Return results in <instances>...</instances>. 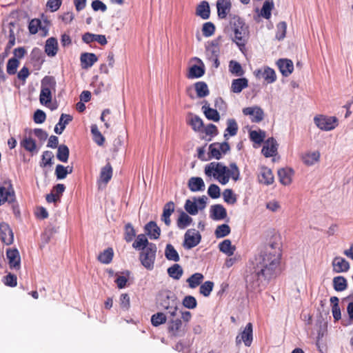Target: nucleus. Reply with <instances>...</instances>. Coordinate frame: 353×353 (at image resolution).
<instances>
[{"instance_id": "nucleus-1", "label": "nucleus", "mask_w": 353, "mask_h": 353, "mask_svg": "<svg viewBox=\"0 0 353 353\" xmlns=\"http://www.w3.org/2000/svg\"><path fill=\"white\" fill-rule=\"evenodd\" d=\"M281 258L279 237L274 235L255 258L254 271L249 279L250 283L258 287L269 285L281 272Z\"/></svg>"}, {"instance_id": "nucleus-2", "label": "nucleus", "mask_w": 353, "mask_h": 353, "mask_svg": "<svg viewBox=\"0 0 353 353\" xmlns=\"http://www.w3.org/2000/svg\"><path fill=\"white\" fill-rule=\"evenodd\" d=\"M204 172L208 177H213L222 185L227 184L230 178L234 181L240 178V172L235 163H230L228 168L222 163L213 161L205 166Z\"/></svg>"}, {"instance_id": "nucleus-3", "label": "nucleus", "mask_w": 353, "mask_h": 353, "mask_svg": "<svg viewBox=\"0 0 353 353\" xmlns=\"http://www.w3.org/2000/svg\"><path fill=\"white\" fill-rule=\"evenodd\" d=\"M157 303L163 309L168 310L170 316L176 315L178 301L174 293L169 290L161 291L157 296Z\"/></svg>"}, {"instance_id": "nucleus-4", "label": "nucleus", "mask_w": 353, "mask_h": 353, "mask_svg": "<svg viewBox=\"0 0 353 353\" xmlns=\"http://www.w3.org/2000/svg\"><path fill=\"white\" fill-rule=\"evenodd\" d=\"M234 33V41L238 46H244L248 39V30L242 19L234 17L230 21Z\"/></svg>"}, {"instance_id": "nucleus-5", "label": "nucleus", "mask_w": 353, "mask_h": 353, "mask_svg": "<svg viewBox=\"0 0 353 353\" xmlns=\"http://www.w3.org/2000/svg\"><path fill=\"white\" fill-rule=\"evenodd\" d=\"M56 81L52 77L46 76L41 81V89L39 96L40 103L47 105L52 101V90H55Z\"/></svg>"}, {"instance_id": "nucleus-6", "label": "nucleus", "mask_w": 353, "mask_h": 353, "mask_svg": "<svg viewBox=\"0 0 353 353\" xmlns=\"http://www.w3.org/2000/svg\"><path fill=\"white\" fill-rule=\"evenodd\" d=\"M157 246L154 243H150L142 250L140 259L142 265L148 269H152L156 258Z\"/></svg>"}, {"instance_id": "nucleus-7", "label": "nucleus", "mask_w": 353, "mask_h": 353, "mask_svg": "<svg viewBox=\"0 0 353 353\" xmlns=\"http://www.w3.org/2000/svg\"><path fill=\"white\" fill-rule=\"evenodd\" d=\"M314 121L319 129L325 131L332 130L338 125V120L335 117L319 115L314 118Z\"/></svg>"}, {"instance_id": "nucleus-8", "label": "nucleus", "mask_w": 353, "mask_h": 353, "mask_svg": "<svg viewBox=\"0 0 353 353\" xmlns=\"http://www.w3.org/2000/svg\"><path fill=\"white\" fill-rule=\"evenodd\" d=\"M230 149V147L227 142L213 143L209 146V158L220 159L222 154H225Z\"/></svg>"}, {"instance_id": "nucleus-9", "label": "nucleus", "mask_w": 353, "mask_h": 353, "mask_svg": "<svg viewBox=\"0 0 353 353\" xmlns=\"http://www.w3.org/2000/svg\"><path fill=\"white\" fill-rule=\"evenodd\" d=\"M201 236L195 229L188 230L184 236L183 245L187 249H191L196 246L201 241Z\"/></svg>"}, {"instance_id": "nucleus-10", "label": "nucleus", "mask_w": 353, "mask_h": 353, "mask_svg": "<svg viewBox=\"0 0 353 353\" xmlns=\"http://www.w3.org/2000/svg\"><path fill=\"white\" fill-rule=\"evenodd\" d=\"M15 201V194L10 183H6L0 188V205L5 202L10 203Z\"/></svg>"}, {"instance_id": "nucleus-11", "label": "nucleus", "mask_w": 353, "mask_h": 353, "mask_svg": "<svg viewBox=\"0 0 353 353\" xmlns=\"http://www.w3.org/2000/svg\"><path fill=\"white\" fill-rule=\"evenodd\" d=\"M242 342L244 343L245 346H250L252 342V324L248 323L244 330L236 337V343L237 345H240Z\"/></svg>"}, {"instance_id": "nucleus-12", "label": "nucleus", "mask_w": 353, "mask_h": 353, "mask_svg": "<svg viewBox=\"0 0 353 353\" xmlns=\"http://www.w3.org/2000/svg\"><path fill=\"white\" fill-rule=\"evenodd\" d=\"M243 113L250 116L252 121L255 123L261 121L264 118L263 110L258 106L245 108L243 109Z\"/></svg>"}, {"instance_id": "nucleus-13", "label": "nucleus", "mask_w": 353, "mask_h": 353, "mask_svg": "<svg viewBox=\"0 0 353 353\" xmlns=\"http://www.w3.org/2000/svg\"><path fill=\"white\" fill-rule=\"evenodd\" d=\"M0 236L3 243L10 245L14 241V234L10 226L6 223H0Z\"/></svg>"}, {"instance_id": "nucleus-14", "label": "nucleus", "mask_w": 353, "mask_h": 353, "mask_svg": "<svg viewBox=\"0 0 353 353\" xmlns=\"http://www.w3.org/2000/svg\"><path fill=\"white\" fill-rule=\"evenodd\" d=\"M254 73L257 78H263L267 83H272L276 80L275 71L269 67H265L263 70H258Z\"/></svg>"}, {"instance_id": "nucleus-15", "label": "nucleus", "mask_w": 353, "mask_h": 353, "mask_svg": "<svg viewBox=\"0 0 353 353\" xmlns=\"http://www.w3.org/2000/svg\"><path fill=\"white\" fill-rule=\"evenodd\" d=\"M277 146L276 140L272 137L269 138L263 146L262 153L265 157H274L277 152Z\"/></svg>"}, {"instance_id": "nucleus-16", "label": "nucleus", "mask_w": 353, "mask_h": 353, "mask_svg": "<svg viewBox=\"0 0 353 353\" xmlns=\"http://www.w3.org/2000/svg\"><path fill=\"white\" fill-rule=\"evenodd\" d=\"M10 267L16 270L20 268L21 257L17 249H9L6 252Z\"/></svg>"}, {"instance_id": "nucleus-17", "label": "nucleus", "mask_w": 353, "mask_h": 353, "mask_svg": "<svg viewBox=\"0 0 353 353\" xmlns=\"http://www.w3.org/2000/svg\"><path fill=\"white\" fill-rule=\"evenodd\" d=\"M231 7L230 0H217L216 8L219 17L225 19L230 12Z\"/></svg>"}, {"instance_id": "nucleus-18", "label": "nucleus", "mask_w": 353, "mask_h": 353, "mask_svg": "<svg viewBox=\"0 0 353 353\" xmlns=\"http://www.w3.org/2000/svg\"><path fill=\"white\" fill-rule=\"evenodd\" d=\"M174 203L173 201H169L163 206V214L161 220L165 224L166 226L171 225L170 216L174 212Z\"/></svg>"}, {"instance_id": "nucleus-19", "label": "nucleus", "mask_w": 353, "mask_h": 353, "mask_svg": "<svg viewBox=\"0 0 353 353\" xmlns=\"http://www.w3.org/2000/svg\"><path fill=\"white\" fill-rule=\"evenodd\" d=\"M332 266L334 271L338 273L347 272L350 269L349 262L341 256H336L333 259Z\"/></svg>"}, {"instance_id": "nucleus-20", "label": "nucleus", "mask_w": 353, "mask_h": 353, "mask_svg": "<svg viewBox=\"0 0 353 353\" xmlns=\"http://www.w3.org/2000/svg\"><path fill=\"white\" fill-rule=\"evenodd\" d=\"M259 181L267 185L273 183L274 175L272 170L266 167H262L259 174Z\"/></svg>"}, {"instance_id": "nucleus-21", "label": "nucleus", "mask_w": 353, "mask_h": 353, "mask_svg": "<svg viewBox=\"0 0 353 353\" xmlns=\"http://www.w3.org/2000/svg\"><path fill=\"white\" fill-rule=\"evenodd\" d=\"M182 321L181 319L176 318L175 319H172L168 323V332L172 336H179L181 335L182 332Z\"/></svg>"}, {"instance_id": "nucleus-22", "label": "nucleus", "mask_w": 353, "mask_h": 353, "mask_svg": "<svg viewBox=\"0 0 353 353\" xmlns=\"http://www.w3.org/2000/svg\"><path fill=\"white\" fill-rule=\"evenodd\" d=\"M277 65L280 70L281 73L284 77H288L292 74L294 70V65L291 60L289 59H279L277 61Z\"/></svg>"}, {"instance_id": "nucleus-23", "label": "nucleus", "mask_w": 353, "mask_h": 353, "mask_svg": "<svg viewBox=\"0 0 353 353\" xmlns=\"http://www.w3.org/2000/svg\"><path fill=\"white\" fill-rule=\"evenodd\" d=\"M227 216L225 208L221 204L211 206L210 217L213 220H223Z\"/></svg>"}, {"instance_id": "nucleus-24", "label": "nucleus", "mask_w": 353, "mask_h": 353, "mask_svg": "<svg viewBox=\"0 0 353 353\" xmlns=\"http://www.w3.org/2000/svg\"><path fill=\"white\" fill-rule=\"evenodd\" d=\"M98 60L97 57L94 53L84 52L80 57L82 68L88 69L92 67Z\"/></svg>"}, {"instance_id": "nucleus-25", "label": "nucleus", "mask_w": 353, "mask_h": 353, "mask_svg": "<svg viewBox=\"0 0 353 353\" xmlns=\"http://www.w3.org/2000/svg\"><path fill=\"white\" fill-rule=\"evenodd\" d=\"M196 61L201 63V65H194L189 69L188 74H187L189 79H195L202 77L205 73L204 65L201 60L199 58H196Z\"/></svg>"}, {"instance_id": "nucleus-26", "label": "nucleus", "mask_w": 353, "mask_h": 353, "mask_svg": "<svg viewBox=\"0 0 353 353\" xmlns=\"http://www.w3.org/2000/svg\"><path fill=\"white\" fill-rule=\"evenodd\" d=\"M146 234L151 239H158L161 235V229L155 221H150L145 226Z\"/></svg>"}, {"instance_id": "nucleus-27", "label": "nucleus", "mask_w": 353, "mask_h": 353, "mask_svg": "<svg viewBox=\"0 0 353 353\" xmlns=\"http://www.w3.org/2000/svg\"><path fill=\"white\" fill-rule=\"evenodd\" d=\"M188 186L191 192H195L203 190L205 183L202 178L192 176L189 179Z\"/></svg>"}, {"instance_id": "nucleus-28", "label": "nucleus", "mask_w": 353, "mask_h": 353, "mask_svg": "<svg viewBox=\"0 0 353 353\" xmlns=\"http://www.w3.org/2000/svg\"><path fill=\"white\" fill-rule=\"evenodd\" d=\"M293 174L294 172L291 168H281L278 170L279 181L284 185L291 183Z\"/></svg>"}, {"instance_id": "nucleus-29", "label": "nucleus", "mask_w": 353, "mask_h": 353, "mask_svg": "<svg viewBox=\"0 0 353 353\" xmlns=\"http://www.w3.org/2000/svg\"><path fill=\"white\" fill-rule=\"evenodd\" d=\"M58 50L57 40L54 37L47 39L45 46V52L49 57H54Z\"/></svg>"}, {"instance_id": "nucleus-30", "label": "nucleus", "mask_w": 353, "mask_h": 353, "mask_svg": "<svg viewBox=\"0 0 353 353\" xmlns=\"http://www.w3.org/2000/svg\"><path fill=\"white\" fill-rule=\"evenodd\" d=\"M248 86V80L246 78L234 79L231 84V91L234 93H240Z\"/></svg>"}, {"instance_id": "nucleus-31", "label": "nucleus", "mask_w": 353, "mask_h": 353, "mask_svg": "<svg viewBox=\"0 0 353 353\" xmlns=\"http://www.w3.org/2000/svg\"><path fill=\"white\" fill-rule=\"evenodd\" d=\"M72 119V116L70 114H62L59 119V123L54 128V132L56 134H61L64 130L66 125H68Z\"/></svg>"}, {"instance_id": "nucleus-32", "label": "nucleus", "mask_w": 353, "mask_h": 353, "mask_svg": "<svg viewBox=\"0 0 353 353\" xmlns=\"http://www.w3.org/2000/svg\"><path fill=\"white\" fill-rule=\"evenodd\" d=\"M202 110L206 118L213 121H218L220 119L219 113L215 109L210 108L207 102L203 105Z\"/></svg>"}, {"instance_id": "nucleus-33", "label": "nucleus", "mask_w": 353, "mask_h": 353, "mask_svg": "<svg viewBox=\"0 0 353 353\" xmlns=\"http://www.w3.org/2000/svg\"><path fill=\"white\" fill-rule=\"evenodd\" d=\"M188 123L195 131H201L203 128V123L202 119L197 115L192 113L188 114Z\"/></svg>"}, {"instance_id": "nucleus-34", "label": "nucleus", "mask_w": 353, "mask_h": 353, "mask_svg": "<svg viewBox=\"0 0 353 353\" xmlns=\"http://www.w3.org/2000/svg\"><path fill=\"white\" fill-rule=\"evenodd\" d=\"M219 248L221 252L225 254L228 256L233 255L236 250L235 246L232 245V242L229 239H225L220 243L219 245Z\"/></svg>"}, {"instance_id": "nucleus-35", "label": "nucleus", "mask_w": 353, "mask_h": 353, "mask_svg": "<svg viewBox=\"0 0 353 353\" xmlns=\"http://www.w3.org/2000/svg\"><path fill=\"white\" fill-rule=\"evenodd\" d=\"M320 153L318 151L307 152L302 156L303 163L307 165H312L319 161Z\"/></svg>"}, {"instance_id": "nucleus-36", "label": "nucleus", "mask_w": 353, "mask_h": 353, "mask_svg": "<svg viewBox=\"0 0 353 353\" xmlns=\"http://www.w3.org/2000/svg\"><path fill=\"white\" fill-rule=\"evenodd\" d=\"M196 13L203 19H208L210 13L209 3L205 1L201 2L196 8Z\"/></svg>"}, {"instance_id": "nucleus-37", "label": "nucleus", "mask_w": 353, "mask_h": 353, "mask_svg": "<svg viewBox=\"0 0 353 353\" xmlns=\"http://www.w3.org/2000/svg\"><path fill=\"white\" fill-rule=\"evenodd\" d=\"M21 145L26 150L31 152L32 154L38 152L35 141L30 137H25L21 142Z\"/></svg>"}, {"instance_id": "nucleus-38", "label": "nucleus", "mask_w": 353, "mask_h": 353, "mask_svg": "<svg viewBox=\"0 0 353 353\" xmlns=\"http://www.w3.org/2000/svg\"><path fill=\"white\" fill-rule=\"evenodd\" d=\"M165 256L169 261L177 262L180 260L179 255L174 246L171 244H168L165 250Z\"/></svg>"}, {"instance_id": "nucleus-39", "label": "nucleus", "mask_w": 353, "mask_h": 353, "mask_svg": "<svg viewBox=\"0 0 353 353\" xmlns=\"http://www.w3.org/2000/svg\"><path fill=\"white\" fill-rule=\"evenodd\" d=\"M192 222V219L184 212H181L177 219V226L179 229H185Z\"/></svg>"}, {"instance_id": "nucleus-40", "label": "nucleus", "mask_w": 353, "mask_h": 353, "mask_svg": "<svg viewBox=\"0 0 353 353\" xmlns=\"http://www.w3.org/2000/svg\"><path fill=\"white\" fill-rule=\"evenodd\" d=\"M206 56L208 59L211 58L219 57V47L216 42L212 41L206 46L205 51Z\"/></svg>"}, {"instance_id": "nucleus-41", "label": "nucleus", "mask_w": 353, "mask_h": 353, "mask_svg": "<svg viewBox=\"0 0 353 353\" xmlns=\"http://www.w3.org/2000/svg\"><path fill=\"white\" fill-rule=\"evenodd\" d=\"M197 97L203 98L209 94V90L207 84L203 81H199L194 84Z\"/></svg>"}, {"instance_id": "nucleus-42", "label": "nucleus", "mask_w": 353, "mask_h": 353, "mask_svg": "<svg viewBox=\"0 0 353 353\" xmlns=\"http://www.w3.org/2000/svg\"><path fill=\"white\" fill-rule=\"evenodd\" d=\"M112 168L110 163L102 168L100 173V179L106 184L112 178Z\"/></svg>"}, {"instance_id": "nucleus-43", "label": "nucleus", "mask_w": 353, "mask_h": 353, "mask_svg": "<svg viewBox=\"0 0 353 353\" xmlns=\"http://www.w3.org/2000/svg\"><path fill=\"white\" fill-rule=\"evenodd\" d=\"M238 125L236 121L234 119H230L227 121V128L224 134V137L228 139V134L230 136H234L237 133Z\"/></svg>"}, {"instance_id": "nucleus-44", "label": "nucleus", "mask_w": 353, "mask_h": 353, "mask_svg": "<svg viewBox=\"0 0 353 353\" xmlns=\"http://www.w3.org/2000/svg\"><path fill=\"white\" fill-rule=\"evenodd\" d=\"M150 243L144 234H139L134 241L132 247L137 250H143Z\"/></svg>"}, {"instance_id": "nucleus-45", "label": "nucleus", "mask_w": 353, "mask_h": 353, "mask_svg": "<svg viewBox=\"0 0 353 353\" xmlns=\"http://www.w3.org/2000/svg\"><path fill=\"white\" fill-rule=\"evenodd\" d=\"M57 159L62 162H67L69 157V148L65 145H61L58 147Z\"/></svg>"}, {"instance_id": "nucleus-46", "label": "nucleus", "mask_w": 353, "mask_h": 353, "mask_svg": "<svg viewBox=\"0 0 353 353\" xmlns=\"http://www.w3.org/2000/svg\"><path fill=\"white\" fill-rule=\"evenodd\" d=\"M113 254L112 249L108 248L99 255L98 259L102 263L108 264L112 260Z\"/></svg>"}, {"instance_id": "nucleus-47", "label": "nucleus", "mask_w": 353, "mask_h": 353, "mask_svg": "<svg viewBox=\"0 0 353 353\" xmlns=\"http://www.w3.org/2000/svg\"><path fill=\"white\" fill-rule=\"evenodd\" d=\"M91 132L93 135L94 141L99 145H102L105 141V138L102 134L98 130V127L96 124H93L91 126Z\"/></svg>"}, {"instance_id": "nucleus-48", "label": "nucleus", "mask_w": 353, "mask_h": 353, "mask_svg": "<svg viewBox=\"0 0 353 353\" xmlns=\"http://www.w3.org/2000/svg\"><path fill=\"white\" fill-rule=\"evenodd\" d=\"M229 70L232 74L238 77L243 76L244 74V71L241 64L236 61H231L230 62Z\"/></svg>"}, {"instance_id": "nucleus-49", "label": "nucleus", "mask_w": 353, "mask_h": 353, "mask_svg": "<svg viewBox=\"0 0 353 353\" xmlns=\"http://www.w3.org/2000/svg\"><path fill=\"white\" fill-rule=\"evenodd\" d=\"M168 273L170 277L179 279L183 274V270L179 264H174L168 269Z\"/></svg>"}, {"instance_id": "nucleus-50", "label": "nucleus", "mask_w": 353, "mask_h": 353, "mask_svg": "<svg viewBox=\"0 0 353 353\" xmlns=\"http://www.w3.org/2000/svg\"><path fill=\"white\" fill-rule=\"evenodd\" d=\"M69 166L64 167L62 165H57L55 169V174L58 179H63L66 177L68 174H70L72 172V168H70V171H68Z\"/></svg>"}, {"instance_id": "nucleus-51", "label": "nucleus", "mask_w": 353, "mask_h": 353, "mask_svg": "<svg viewBox=\"0 0 353 353\" xmlns=\"http://www.w3.org/2000/svg\"><path fill=\"white\" fill-rule=\"evenodd\" d=\"M204 276L201 273H195L189 277L187 280L189 287H196L201 284Z\"/></svg>"}, {"instance_id": "nucleus-52", "label": "nucleus", "mask_w": 353, "mask_h": 353, "mask_svg": "<svg viewBox=\"0 0 353 353\" xmlns=\"http://www.w3.org/2000/svg\"><path fill=\"white\" fill-rule=\"evenodd\" d=\"M184 208L191 215H196L199 209L196 201H192L190 199L186 200Z\"/></svg>"}, {"instance_id": "nucleus-53", "label": "nucleus", "mask_w": 353, "mask_h": 353, "mask_svg": "<svg viewBox=\"0 0 353 353\" xmlns=\"http://www.w3.org/2000/svg\"><path fill=\"white\" fill-rule=\"evenodd\" d=\"M230 233V228L227 224L219 225L215 230V236L216 238H223Z\"/></svg>"}, {"instance_id": "nucleus-54", "label": "nucleus", "mask_w": 353, "mask_h": 353, "mask_svg": "<svg viewBox=\"0 0 353 353\" xmlns=\"http://www.w3.org/2000/svg\"><path fill=\"white\" fill-rule=\"evenodd\" d=\"M166 322V316L162 312L154 314L151 317V323L153 326L157 327Z\"/></svg>"}, {"instance_id": "nucleus-55", "label": "nucleus", "mask_w": 353, "mask_h": 353, "mask_svg": "<svg viewBox=\"0 0 353 353\" xmlns=\"http://www.w3.org/2000/svg\"><path fill=\"white\" fill-rule=\"evenodd\" d=\"M125 232H124V239L127 242H130L132 241L134 237L136 235V232L132 226V225L130 223H127L125 225Z\"/></svg>"}, {"instance_id": "nucleus-56", "label": "nucleus", "mask_w": 353, "mask_h": 353, "mask_svg": "<svg viewBox=\"0 0 353 353\" xmlns=\"http://www.w3.org/2000/svg\"><path fill=\"white\" fill-rule=\"evenodd\" d=\"M19 65V61L15 57L11 58L8 60L7 63V72L9 74H14L17 72V69Z\"/></svg>"}, {"instance_id": "nucleus-57", "label": "nucleus", "mask_w": 353, "mask_h": 353, "mask_svg": "<svg viewBox=\"0 0 353 353\" xmlns=\"http://www.w3.org/2000/svg\"><path fill=\"white\" fill-rule=\"evenodd\" d=\"M225 202L229 204H234L236 202V196L231 189H225L223 192Z\"/></svg>"}, {"instance_id": "nucleus-58", "label": "nucleus", "mask_w": 353, "mask_h": 353, "mask_svg": "<svg viewBox=\"0 0 353 353\" xmlns=\"http://www.w3.org/2000/svg\"><path fill=\"white\" fill-rule=\"evenodd\" d=\"M182 304L186 308L194 309L197 306V301L194 296L188 295L183 298Z\"/></svg>"}, {"instance_id": "nucleus-59", "label": "nucleus", "mask_w": 353, "mask_h": 353, "mask_svg": "<svg viewBox=\"0 0 353 353\" xmlns=\"http://www.w3.org/2000/svg\"><path fill=\"white\" fill-rule=\"evenodd\" d=\"M265 137V132L252 130L250 132V137L256 143H261Z\"/></svg>"}, {"instance_id": "nucleus-60", "label": "nucleus", "mask_w": 353, "mask_h": 353, "mask_svg": "<svg viewBox=\"0 0 353 353\" xmlns=\"http://www.w3.org/2000/svg\"><path fill=\"white\" fill-rule=\"evenodd\" d=\"M287 25L284 21H281L278 23L276 26V37L278 40L284 39L286 34Z\"/></svg>"}, {"instance_id": "nucleus-61", "label": "nucleus", "mask_w": 353, "mask_h": 353, "mask_svg": "<svg viewBox=\"0 0 353 353\" xmlns=\"http://www.w3.org/2000/svg\"><path fill=\"white\" fill-rule=\"evenodd\" d=\"M273 8V3L269 1H266L263 3L261 14L265 19H269L271 16V10Z\"/></svg>"}, {"instance_id": "nucleus-62", "label": "nucleus", "mask_w": 353, "mask_h": 353, "mask_svg": "<svg viewBox=\"0 0 353 353\" xmlns=\"http://www.w3.org/2000/svg\"><path fill=\"white\" fill-rule=\"evenodd\" d=\"M208 195L212 199H217L221 195L219 187L216 184H211L208 190Z\"/></svg>"}, {"instance_id": "nucleus-63", "label": "nucleus", "mask_w": 353, "mask_h": 353, "mask_svg": "<svg viewBox=\"0 0 353 353\" xmlns=\"http://www.w3.org/2000/svg\"><path fill=\"white\" fill-rule=\"evenodd\" d=\"M215 30L214 24L211 22L205 23L202 28V32L204 36L210 37L212 36Z\"/></svg>"}, {"instance_id": "nucleus-64", "label": "nucleus", "mask_w": 353, "mask_h": 353, "mask_svg": "<svg viewBox=\"0 0 353 353\" xmlns=\"http://www.w3.org/2000/svg\"><path fill=\"white\" fill-rule=\"evenodd\" d=\"M52 158L53 154L52 152L45 151L42 155L41 166L46 167L47 165H51L52 164Z\"/></svg>"}]
</instances>
